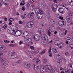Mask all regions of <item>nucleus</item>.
<instances>
[{
  "label": "nucleus",
  "instance_id": "f257e3e1",
  "mask_svg": "<svg viewBox=\"0 0 73 73\" xmlns=\"http://www.w3.org/2000/svg\"><path fill=\"white\" fill-rule=\"evenodd\" d=\"M37 32L41 36V38L42 40H43L44 41H48V37L46 35L44 34V30L43 29L41 28H39Z\"/></svg>",
  "mask_w": 73,
  "mask_h": 73
},
{
  "label": "nucleus",
  "instance_id": "f03ea898",
  "mask_svg": "<svg viewBox=\"0 0 73 73\" xmlns=\"http://www.w3.org/2000/svg\"><path fill=\"white\" fill-rule=\"evenodd\" d=\"M48 20L49 21H50L49 25V30L51 32H54V27L53 25H54L55 24V21L54 20L52 19V18H49L48 19Z\"/></svg>",
  "mask_w": 73,
  "mask_h": 73
},
{
  "label": "nucleus",
  "instance_id": "7ed1b4c3",
  "mask_svg": "<svg viewBox=\"0 0 73 73\" xmlns=\"http://www.w3.org/2000/svg\"><path fill=\"white\" fill-rule=\"evenodd\" d=\"M59 18L61 20H62L61 22L60 21L58 22L59 25L61 27H65L66 24L65 19H64V17H61V16H60Z\"/></svg>",
  "mask_w": 73,
  "mask_h": 73
},
{
  "label": "nucleus",
  "instance_id": "20e7f679",
  "mask_svg": "<svg viewBox=\"0 0 73 73\" xmlns=\"http://www.w3.org/2000/svg\"><path fill=\"white\" fill-rule=\"evenodd\" d=\"M0 61H2V64L4 65H7L8 63V62H7V60H6L5 58H1V57H0Z\"/></svg>",
  "mask_w": 73,
  "mask_h": 73
},
{
  "label": "nucleus",
  "instance_id": "39448f33",
  "mask_svg": "<svg viewBox=\"0 0 73 73\" xmlns=\"http://www.w3.org/2000/svg\"><path fill=\"white\" fill-rule=\"evenodd\" d=\"M9 56L11 57V59H14L17 57V54H15V52H11L9 54Z\"/></svg>",
  "mask_w": 73,
  "mask_h": 73
},
{
  "label": "nucleus",
  "instance_id": "423d86ee",
  "mask_svg": "<svg viewBox=\"0 0 73 73\" xmlns=\"http://www.w3.org/2000/svg\"><path fill=\"white\" fill-rule=\"evenodd\" d=\"M33 22L32 21L29 22L27 24L26 27L28 28H32L33 27Z\"/></svg>",
  "mask_w": 73,
  "mask_h": 73
},
{
  "label": "nucleus",
  "instance_id": "0eeeda50",
  "mask_svg": "<svg viewBox=\"0 0 73 73\" xmlns=\"http://www.w3.org/2000/svg\"><path fill=\"white\" fill-rule=\"evenodd\" d=\"M33 38L35 40V41H39L40 38L38 35L36 34H35L33 36Z\"/></svg>",
  "mask_w": 73,
  "mask_h": 73
},
{
  "label": "nucleus",
  "instance_id": "6e6552de",
  "mask_svg": "<svg viewBox=\"0 0 73 73\" xmlns=\"http://www.w3.org/2000/svg\"><path fill=\"white\" fill-rule=\"evenodd\" d=\"M42 69L44 70V69H45V68H47V69L48 70H51L52 69V66L49 65H45L44 66H42Z\"/></svg>",
  "mask_w": 73,
  "mask_h": 73
},
{
  "label": "nucleus",
  "instance_id": "1a4fd4ad",
  "mask_svg": "<svg viewBox=\"0 0 73 73\" xmlns=\"http://www.w3.org/2000/svg\"><path fill=\"white\" fill-rule=\"evenodd\" d=\"M35 11L36 13L38 14V13H43V11L41 9H40L38 8L35 9Z\"/></svg>",
  "mask_w": 73,
  "mask_h": 73
},
{
  "label": "nucleus",
  "instance_id": "9d476101",
  "mask_svg": "<svg viewBox=\"0 0 73 73\" xmlns=\"http://www.w3.org/2000/svg\"><path fill=\"white\" fill-rule=\"evenodd\" d=\"M33 68L35 70H38L39 68V66L37 64H34L33 65Z\"/></svg>",
  "mask_w": 73,
  "mask_h": 73
},
{
  "label": "nucleus",
  "instance_id": "9b49d317",
  "mask_svg": "<svg viewBox=\"0 0 73 73\" xmlns=\"http://www.w3.org/2000/svg\"><path fill=\"white\" fill-rule=\"evenodd\" d=\"M32 41V39L30 38H28V37L25 38V42L26 43H29Z\"/></svg>",
  "mask_w": 73,
  "mask_h": 73
},
{
  "label": "nucleus",
  "instance_id": "f8f14e48",
  "mask_svg": "<svg viewBox=\"0 0 73 73\" xmlns=\"http://www.w3.org/2000/svg\"><path fill=\"white\" fill-rule=\"evenodd\" d=\"M40 24L42 27H44V28H46L47 27V24L43 22H41L40 23Z\"/></svg>",
  "mask_w": 73,
  "mask_h": 73
},
{
  "label": "nucleus",
  "instance_id": "ddd939ff",
  "mask_svg": "<svg viewBox=\"0 0 73 73\" xmlns=\"http://www.w3.org/2000/svg\"><path fill=\"white\" fill-rule=\"evenodd\" d=\"M28 33H29L28 32V31L24 32L23 34V37L25 38L28 37Z\"/></svg>",
  "mask_w": 73,
  "mask_h": 73
},
{
  "label": "nucleus",
  "instance_id": "4468645a",
  "mask_svg": "<svg viewBox=\"0 0 73 73\" xmlns=\"http://www.w3.org/2000/svg\"><path fill=\"white\" fill-rule=\"evenodd\" d=\"M37 17L38 19H42V13H39L37 15Z\"/></svg>",
  "mask_w": 73,
  "mask_h": 73
},
{
  "label": "nucleus",
  "instance_id": "2eb2a0df",
  "mask_svg": "<svg viewBox=\"0 0 73 73\" xmlns=\"http://www.w3.org/2000/svg\"><path fill=\"white\" fill-rule=\"evenodd\" d=\"M57 65H58L60 66H61L62 65V60H58V62L57 63Z\"/></svg>",
  "mask_w": 73,
  "mask_h": 73
},
{
  "label": "nucleus",
  "instance_id": "dca6fc26",
  "mask_svg": "<svg viewBox=\"0 0 73 73\" xmlns=\"http://www.w3.org/2000/svg\"><path fill=\"white\" fill-rule=\"evenodd\" d=\"M16 33H17V34L16 35H17V36H21V35L22 33V31L21 30L17 31H16Z\"/></svg>",
  "mask_w": 73,
  "mask_h": 73
},
{
  "label": "nucleus",
  "instance_id": "f3484780",
  "mask_svg": "<svg viewBox=\"0 0 73 73\" xmlns=\"http://www.w3.org/2000/svg\"><path fill=\"white\" fill-rule=\"evenodd\" d=\"M29 15V14H28L27 13H25L24 14V15H22L21 16V17L22 19H25V18L27 17H28V15Z\"/></svg>",
  "mask_w": 73,
  "mask_h": 73
},
{
  "label": "nucleus",
  "instance_id": "a211bd4d",
  "mask_svg": "<svg viewBox=\"0 0 73 73\" xmlns=\"http://www.w3.org/2000/svg\"><path fill=\"white\" fill-rule=\"evenodd\" d=\"M35 14V13L34 12H30L29 14L28 15V17H29V18H31L32 17H33V15H34Z\"/></svg>",
  "mask_w": 73,
  "mask_h": 73
},
{
  "label": "nucleus",
  "instance_id": "6ab92c4d",
  "mask_svg": "<svg viewBox=\"0 0 73 73\" xmlns=\"http://www.w3.org/2000/svg\"><path fill=\"white\" fill-rule=\"evenodd\" d=\"M66 20L68 23H70L72 21V18L69 16H67L66 18Z\"/></svg>",
  "mask_w": 73,
  "mask_h": 73
},
{
  "label": "nucleus",
  "instance_id": "aec40b11",
  "mask_svg": "<svg viewBox=\"0 0 73 73\" xmlns=\"http://www.w3.org/2000/svg\"><path fill=\"white\" fill-rule=\"evenodd\" d=\"M13 32L11 33H10V34L11 35H14L15 37H17V35H16V31L15 32V30H13Z\"/></svg>",
  "mask_w": 73,
  "mask_h": 73
},
{
  "label": "nucleus",
  "instance_id": "412c9836",
  "mask_svg": "<svg viewBox=\"0 0 73 73\" xmlns=\"http://www.w3.org/2000/svg\"><path fill=\"white\" fill-rule=\"evenodd\" d=\"M61 6L62 7L65 8L66 9H68V6L66 4H65L64 3L61 4Z\"/></svg>",
  "mask_w": 73,
  "mask_h": 73
},
{
  "label": "nucleus",
  "instance_id": "4be33fe9",
  "mask_svg": "<svg viewBox=\"0 0 73 73\" xmlns=\"http://www.w3.org/2000/svg\"><path fill=\"white\" fill-rule=\"evenodd\" d=\"M58 11L59 12L61 13H64V10L63 8H60L59 9Z\"/></svg>",
  "mask_w": 73,
  "mask_h": 73
},
{
  "label": "nucleus",
  "instance_id": "5701e85b",
  "mask_svg": "<svg viewBox=\"0 0 73 73\" xmlns=\"http://www.w3.org/2000/svg\"><path fill=\"white\" fill-rule=\"evenodd\" d=\"M25 66L26 68H30L31 67V65L26 63V64L25 65Z\"/></svg>",
  "mask_w": 73,
  "mask_h": 73
},
{
  "label": "nucleus",
  "instance_id": "b1692460",
  "mask_svg": "<svg viewBox=\"0 0 73 73\" xmlns=\"http://www.w3.org/2000/svg\"><path fill=\"white\" fill-rule=\"evenodd\" d=\"M51 7L57 9V8H58V5L56 4H54L52 5Z\"/></svg>",
  "mask_w": 73,
  "mask_h": 73
},
{
  "label": "nucleus",
  "instance_id": "393cba45",
  "mask_svg": "<svg viewBox=\"0 0 73 73\" xmlns=\"http://www.w3.org/2000/svg\"><path fill=\"white\" fill-rule=\"evenodd\" d=\"M46 50H44L41 52L39 54V56H41V55H42V54H44L45 53V52H46Z\"/></svg>",
  "mask_w": 73,
  "mask_h": 73
},
{
  "label": "nucleus",
  "instance_id": "a878e982",
  "mask_svg": "<svg viewBox=\"0 0 73 73\" xmlns=\"http://www.w3.org/2000/svg\"><path fill=\"white\" fill-rule=\"evenodd\" d=\"M42 7H43L44 8H47V5L45 3H43L42 5Z\"/></svg>",
  "mask_w": 73,
  "mask_h": 73
},
{
  "label": "nucleus",
  "instance_id": "bb28decb",
  "mask_svg": "<svg viewBox=\"0 0 73 73\" xmlns=\"http://www.w3.org/2000/svg\"><path fill=\"white\" fill-rule=\"evenodd\" d=\"M52 51L54 53H56L57 52V49L55 48H54L52 49Z\"/></svg>",
  "mask_w": 73,
  "mask_h": 73
},
{
  "label": "nucleus",
  "instance_id": "cd10ccee",
  "mask_svg": "<svg viewBox=\"0 0 73 73\" xmlns=\"http://www.w3.org/2000/svg\"><path fill=\"white\" fill-rule=\"evenodd\" d=\"M63 45L64 44L63 43H60L59 44V45L58 46H59V47L60 48H62V47L63 46Z\"/></svg>",
  "mask_w": 73,
  "mask_h": 73
},
{
  "label": "nucleus",
  "instance_id": "c85d7f7f",
  "mask_svg": "<svg viewBox=\"0 0 73 73\" xmlns=\"http://www.w3.org/2000/svg\"><path fill=\"white\" fill-rule=\"evenodd\" d=\"M51 8H52V11H53L54 12L56 13V11H57V9L54 8V7H51Z\"/></svg>",
  "mask_w": 73,
  "mask_h": 73
},
{
  "label": "nucleus",
  "instance_id": "c756f323",
  "mask_svg": "<svg viewBox=\"0 0 73 73\" xmlns=\"http://www.w3.org/2000/svg\"><path fill=\"white\" fill-rule=\"evenodd\" d=\"M2 1L3 3L5 4V5H7V0H2Z\"/></svg>",
  "mask_w": 73,
  "mask_h": 73
},
{
  "label": "nucleus",
  "instance_id": "7c9ffc66",
  "mask_svg": "<svg viewBox=\"0 0 73 73\" xmlns=\"http://www.w3.org/2000/svg\"><path fill=\"white\" fill-rule=\"evenodd\" d=\"M42 62L43 64H45V63L47 62V60L46 59H44L43 60Z\"/></svg>",
  "mask_w": 73,
  "mask_h": 73
},
{
  "label": "nucleus",
  "instance_id": "2f4dec72",
  "mask_svg": "<svg viewBox=\"0 0 73 73\" xmlns=\"http://www.w3.org/2000/svg\"><path fill=\"white\" fill-rule=\"evenodd\" d=\"M5 46H3L0 48V50H5Z\"/></svg>",
  "mask_w": 73,
  "mask_h": 73
},
{
  "label": "nucleus",
  "instance_id": "473e14b6",
  "mask_svg": "<svg viewBox=\"0 0 73 73\" xmlns=\"http://www.w3.org/2000/svg\"><path fill=\"white\" fill-rule=\"evenodd\" d=\"M69 16L70 17L73 18V13H70L69 14Z\"/></svg>",
  "mask_w": 73,
  "mask_h": 73
},
{
  "label": "nucleus",
  "instance_id": "72a5a7b5",
  "mask_svg": "<svg viewBox=\"0 0 73 73\" xmlns=\"http://www.w3.org/2000/svg\"><path fill=\"white\" fill-rule=\"evenodd\" d=\"M64 71L65 72V73H70L69 71L66 69L64 70Z\"/></svg>",
  "mask_w": 73,
  "mask_h": 73
},
{
  "label": "nucleus",
  "instance_id": "f704fd0d",
  "mask_svg": "<svg viewBox=\"0 0 73 73\" xmlns=\"http://www.w3.org/2000/svg\"><path fill=\"white\" fill-rule=\"evenodd\" d=\"M34 53H35L36 54H38V53H39V51L36 50H34Z\"/></svg>",
  "mask_w": 73,
  "mask_h": 73
},
{
  "label": "nucleus",
  "instance_id": "c9c22d12",
  "mask_svg": "<svg viewBox=\"0 0 73 73\" xmlns=\"http://www.w3.org/2000/svg\"><path fill=\"white\" fill-rule=\"evenodd\" d=\"M8 27V25H7L5 24V25L3 27V28H4V29H6Z\"/></svg>",
  "mask_w": 73,
  "mask_h": 73
},
{
  "label": "nucleus",
  "instance_id": "e433bc0d",
  "mask_svg": "<svg viewBox=\"0 0 73 73\" xmlns=\"http://www.w3.org/2000/svg\"><path fill=\"white\" fill-rule=\"evenodd\" d=\"M27 53L28 54L29 56H32V52H29V51H28Z\"/></svg>",
  "mask_w": 73,
  "mask_h": 73
},
{
  "label": "nucleus",
  "instance_id": "4c0bfd02",
  "mask_svg": "<svg viewBox=\"0 0 73 73\" xmlns=\"http://www.w3.org/2000/svg\"><path fill=\"white\" fill-rule=\"evenodd\" d=\"M21 1L22 2V3H20V5H24V4H25V3H24V0H21Z\"/></svg>",
  "mask_w": 73,
  "mask_h": 73
},
{
  "label": "nucleus",
  "instance_id": "58836bf2",
  "mask_svg": "<svg viewBox=\"0 0 73 73\" xmlns=\"http://www.w3.org/2000/svg\"><path fill=\"white\" fill-rule=\"evenodd\" d=\"M4 42L5 43V44H8V43H9L10 42V41H9L5 40L4 41Z\"/></svg>",
  "mask_w": 73,
  "mask_h": 73
},
{
  "label": "nucleus",
  "instance_id": "ea45409f",
  "mask_svg": "<svg viewBox=\"0 0 73 73\" xmlns=\"http://www.w3.org/2000/svg\"><path fill=\"white\" fill-rule=\"evenodd\" d=\"M55 16L56 17H57V18H59V17H60V15L58 13L56 14Z\"/></svg>",
  "mask_w": 73,
  "mask_h": 73
},
{
  "label": "nucleus",
  "instance_id": "a19ab883",
  "mask_svg": "<svg viewBox=\"0 0 73 73\" xmlns=\"http://www.w3.org/2000/svg\"><path fill=\"white\" fill-rule=\"evenodd\" d=\"M9 21L10 22H13L14 21V19L12 18H11L9 19Z\"/></svg>",
  "mask_w": 73,
  "mask_h": 73
},
{
  "label": "nucleus",
  "instance_id": "79ce46f5",
  "mask_svg": "<svg viewBox=\"0 0 73 73\" xmlns=\"http://www.w3.org/2000/svg\"><path fill=\"white\" fill-rule=\"evenodd\" d=\"M40 60L38 58L36 59V63H38L39 62V61H40Z\"/></svg>",
  "mask_w": 73,
  "mask_h": 73
},
{
  "label": "nucleus",
  "instance_id": "37998d69",
  "mask_svg": "<svg viewBox=\"0 0 73 73\" xmlns=\"http://www.w3.org/2000/svg\"><path fill=\"white\" fill-rule=\"evenodd\" d=\"M9 46H11V47H13L15 46V44H11L9 45Z\"/></svg>",
  "mask_w": 73,
  "mask_h": 73
},
{
  "label": "nucleus",
  "instance_id": "c03bdc74",
  "mask_svg": "<svg viewBox=\"0 0 73 73\" xmlns=\"http://www.w3.org/2000/svg\"><path fill=\"white\" fill-rule=\"evenodd\" d=\"M50 34H51V32H50L49 31H48L47 32V34L49 36H50Z\"/></svg>",
  "mask_w": 73,
  "mask_h": 73
},
{
  "label": "nucleus",
  "instance_id": "a18cd8bd",
  "mask_svg": "<svg viewBox=\"0 0 73 73\" xmlns=\"http://www.w3.org/2000/svg\"><path fill=\"white\" fill-rule=\"evenodd\" d=\"M51 50H52V48H51V47H50L49 49L48 50V53H51Z\"/></svg>",
  "mask_w": 73,
  "mask_h": 73
},
{
  "label": "nucleus",
  "instance_id": "49530a36",
  "mask_svg": "<svg viewBox=\"0 0 73 73\" xmlns=\"http://www.w3.org/2000/svg\"><path fill=\"white\" fill-rule=\"evenodd\" d=\"M70 61L72 62H73V55L72 56L70 59Z\"/></svg>",
  "mask_w": 73,
  "mask_h": 73
},
{
  "label": "nucleus",
  "instance_id": "de8ad7c7",
  "mask_svg": "<svg viewBox=\"0 0 73 73\" xmlns=\"http://www.w3.org/2000/svg\"><path fill=\"white\" fill-rule=\"evenodd\" d=\"M67 41H68V42H70V38L68 37L67 38Z\"/></svg>",
  "mask_w": 73,
  "mask_h": 73
},
{
  "label": "nucleus",
  "instance_id": "09e8293b",
  "mask_svg": "<svg viewBox=\"0 0 73 73\" xmlns=\"http://www.w3.org/2000/svg\"><path fill=\"white\" fill-rule=\"evenodd\" d=\"M19 23L20 24H22L23 23V21H19Z\"/></svg>",
  "mask_w": 73,
  "mask_h": 73
},
{
  "label": "nucleus",
  "instance_id": "8fccbe9b",
  "mask_svg": "<svg viewBox=\"0 0 73 73\" xmlns=\"http://www.w3.org/2000/svg\"><path fill=\"white\" fill-rule=\"evenodd\" d=\"M27 7H31L30 4L29 3H27Z\"/></svg>",
  "mask_w": 73,
  "mask_h": 73
},
{
  "label": "nucleus",
  "instance_id": "3c124183",
  "mask_svg": "<svg viewBox=\"0 0 73 73\" xmlns=\"http://www.w3.org/2000/svg\"><path fill=\"white\" fill-rule=\"evenodd\" d=\"M54 44H55V45H56V46H58L59 45V44H58V43H56V42H55L54 43Z\"/></svg>",
  "mask_w": 73,
  "mask_h": 73
},
{
  "label": "nucleus",
  "instance_id": "603ef678",
  "mask_svg": "<svg viewBox=\"0 0 73 73\" xmlns=\"http://www.w3.org/2000/svg\"><path fill=\"white\" fill-rule=\"evenodd\" d=\"M23 42L22 41H21L19 43V45H21V44H23Z\"/></svg>",
  "mask_w": 73,
  "mask_h": 73
},
{
  "label": "nucleus",
  "instance_id": "864d4df0",
  "mask_svg": "<svg viewBox=\"0 0 73 73\" xmlns=\"http://www.w3.org/2000/svg\"><path fill=\"white\" fill-rule=\"evenodd\" d=\"M69 65L70 68H73L72 67V64H70V63H69Z\"/></svg>",
  "mask_w": 73,
  "mask_h": 73
},
{
  "label": "nucleus",
  "instance_id": "5fc2aeb1",
  "mask_svg": "<svg viewBox=\"0 0 73 73\" xmlns=\"http://www.w3.org/2000/svg\"><path fill=\"white\" fill-rule=\"evenodd\" d=\"M53 1L55 3H57V1L56 0H53Z\"/></svg>",
  "mask_w": 73,
  "mask_h": 73
},
{
  "label": "nucleus",
  "instance_id": "6e6d98bb",
  "mask_svg": "<svg viewBox=\"0 0 73 73\" xmlns=\"http://www.w3.org/2000/svg\"><path fill=\"white\" fill-rule=\"evenodd\" d=\"M70 5H71V6H73V2H70V3H69Z\"/></svg>",
  "mask_w": 73,
  "mask_h": 73
},
{
  "label": "nucleus",
  "instance_id": "4d7b16f0",
  "mask_svg": "<svg viewBox=\"0 0 73 73\" xmlns=\"http://www.w3.org/2000/svg\"><path fill=\"white\" fill-rule=\"evenodd\" d=\"M22 11H25V7H23L22 8Z\"/></svg>",
  "mask_w": 73,
  "mask_h": 73
},
{
  "label": "nucleus",
  "instance_id": "13d9d810",
  "mask_svg": "<svg viewBox=\"0 0 73 73\" xmlns=\"http://www.w3.org/2000/svg\"><path fill=\"white\" fill-rule=\"evenodd\" d=\"M49 56L50 57H52V54L51 53H49Z\"/></svg>",
  "mask_w": 73,
  "mask_h": 73
},
{
  "label": "nucleus",
  "instance_id": "bf43d9fd",
  "mask_svg": "<svg viewBox=\"0 0 73 73\" xmlns=\"http://www.w3.org/2000/svg\"><path fill=\"white\" fill-rule=\"evenodd\" d=\"M73 0H68L69 3H70L71 2H73Z\"/></svg>",
  "mask_w": 73,
  "mask_h": 73
},
{
  "label": "nucleus",
  "instance_id": "052dcab7",
  "mask_svg": "<svg viewBox=\"0 0 73 73\" xmlns=\"http://www.w3.org/2000/svg\"><path fill=\"white\" fill-rule=\"evenodd\" d=\"M17 64H20L21 63V61L20 60H18L17 62Z\"/></svg>",
  "mask_w": 73,
  "mask_h": 73
},
{
  "label": "nucleus",
  "instance_id": "680f3d73",
  "mask_svg": "<svg viewBox=\"0 0 73 73\" xmlns=\"http://www.w3.org/2000/svg\"><path fill=\"white\" fill-rule=\"evenodd\" d=\"M12 23L11 22H10L9 23V25H12Z\"/></svg>",
  "mask_w": 73,
  "mask_h": 73
},
{
  "label": "nucleus",
  "instance_id": "e2e57ef3",
  "mask_svg": "<svg viewBox=\"0 0 73 73\" xmlns=\"http://www.w3.org/2000/svg\"><path fill=\"white\" fill-rule=\"evenodd\" d=\"M4 20L5 21H8V19L7 18L5 17L4 19Z\"/></svg>",
  "mask_w": 73,
  "mask_h": 73
},
{
  "label": "nucleus",
  "instance_id": "0e129e2a",
  "mask_svg": "<svg viewBox=\"0 0 73 73\" xmlns=\"http://www.w3.org/2000/svg\"><path fill=\"white\" fill-rule=\"evenodd\" d=\"M3 53H1V52L0 51V56H3Z\"/></svg>",
  "mask_w": 73,
  "mask_h": 73
},
{
  "label": "nucleus",
  "instance_id": "69168bd1",
  "mask_svg": "<svg viewBox=\"0 0 73 73\" xmlns=\"http://www.w3.org/2000/svg\"><path fill=\"white\" fill-rule=\"evenodd\" d=\"M60 70H64V68L61 67L60 68Z\"/></svg>",
  "mask_w": 73,
  "mask_h": 73
},
{
  "label": "nucleus",
  "instance_id": "338daca9",
  "mask_svg": "<svg viewBox=\"0 0 73 73\" xmlns=\"http://www.w3.org/2000/svg\"><path fill=\"white\" fill-rule=\"evenodd\" d=\"M40 72L41 73H45V72H44V71H43L42 70H41L40 71Z\"/></svg>",
  "mask_w": 73,
  "mask_h": 73
},
{
  "label": "nucleus",
  "instance_id": "774afa93",
  "mask_svg": "<svg viewBox=\"0 0 73 73\" xmlns=\"http://www.w3.org/2000/svg\"><path fill=\"white\" fill-rule=\"evenodd\" d=\"M72 45V46H70V47L71 49H73V44L71 45Z\"/></svg>",
  "mask_w": 73,
  "mask_h": 73
}]
</instances>
